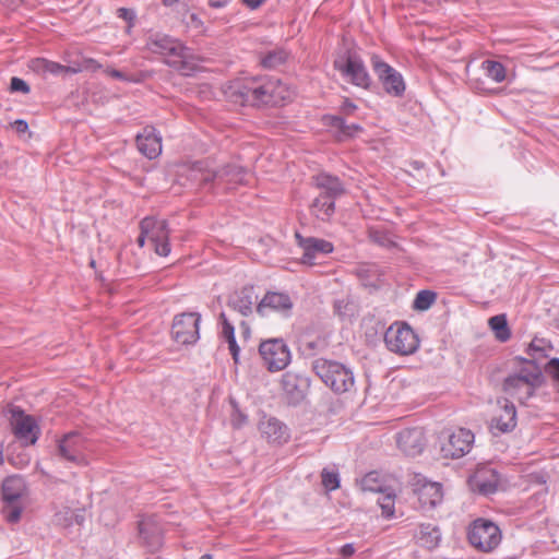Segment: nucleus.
I'll return each instance as SVG.
<instances>
[{
    "mask_svg": "<svg viewBox=\"0 0 559 559\" xmlns=\"http://www.w3.org/2000/svg\"><path fill=\"white\" fill-rule=\"evenodd\" d=\"M278 80L270 76H251L235 81L228 87L230 99L242 106L276 105L283 99Z\"/></svg>",
    "mask_w": 559,
    "mask_h": 559,
    "instance_id": "1",
    "label": "nucleus"
},
{
    "mask_svg": "<svg viewBox=\"0 0 559 559\" xmlns=\"http://www.w3.org/2000/svg\"><path fill=\"white\" fill-rule=\"evenodd\" d=\"M145 48L165 58V62L183 75H190L197 68L195 58L190 48L179 39L160 32L146 35Z\"/></svg>",
    "mask_w": 559,
    "mask_h": 559,
    "instance_id": "2",
    "label": "nucleus"
},
{
    "mask_svg": "<svg viewBox=\"0 0 559 559\" xmlns=\"http://www.w3.org/2000/svg\"><path fill=\"white\" fill-rule=\"evenodd\" d=\"M312 370L336 394L348 392L355 384L352 369L337 360L316 358Z\"/></svg>",
    "mask_w": 559,
    "mask_h": 559,
    "instance_id": "3",
    "label": "nucleus"
},
{
    "mask_svg": "<svg viewBox=\"0 0 559 559\" xmlns=\"http://www.w3.org/2000/svg\"><path fill=\"white\" fill-rule=\"evenodd\" d=\"M27 493L25 479L20 475L8 476L2 483L4 500L3 513L8 522L15 523L21 519L23 507L21 499Z\"/></svg>",
    "mask_w": 559,
    "mask_h": 559,
    "instance_id": "4",
    "label": "nucleus"
},
{
    "mask_svg": "<svg viewBox=\"0 0 559 559\" xmlns=\"http://www.w3.org/2000/svg\"><path fill=\"white\" fill-rule=\"evenodd\" d=\"M384 342L389 350L399 355H411L419 346L417 334L407 323L391 325L384 334Z\"/></svg>",
    "mask_w": 559,
    "mask_h": 559,
    "instance_id": "5",
    "label": "nucleus"
},
{
    "mask_svg": "<svg viewBox=\"0 0 559 559\" xmlns=\"http://www.w3.org/2000/svg\"><path fill=\"white\" fill-rule=\"evenodd\" d=\"M259 354L270 372L284 370L292 360L290 350L283 338L262 341L259 345Z\"/></svg>",
    "mask_w": 559,
    "mask_h": 559,
    "instance_id": "6",
    "label": "nucleus"
},
{
    "mask_svg": "<svg viewBox=\"0 0 559 559\" xmlns=\"http://www.w3.org/2000/svg\"><path fill=\"white\" fill-rule=\"evenodd\" d=\"M468 540L481 551H491L501 540L500 530L493 522L478 519L473 522L468 531Z\"/></svg>",
    "mask_w": 559,
    "mask_h": 559,
    "instance_id": "7",
    "label": "nucleus"
},
{
    "mask_svg": "<svg viewBox=\"0 0 559 559\" xmlns=\"http://www.w3.org/2000/svg\"><path fill=\"white\" fill-rule=\"evenodd\" d=\"M370 61L385 93L393 97H402L406 88L402 74L377 55H373Z\"/></svg>",
    "mask_w": 559,
    "mask_h": 559,
    "instance_id": "8",
    "label": "nucleus"
},
{
    "mask_svg": "<svg viewBox=\"0 0 559 559\" xmlns=\"http://www.w3.org/2000/svg\"><path fill=\"white\" fill-rule=\"evenodd\" d=\"M140 230L147 234L156 254L167 257L170 253V229L166 219L144 217L140 223Z\"/></svg>",
    "mask_w": 559,
    "mask_h": 559,
    "instance_id": "9",
    "label": "nucleus"
},
{
    "mask_svg": "<svg viewBox=\"0 0 559 559\" xmlns=\"http://www.w3.org/2000/svg\"><path fill=\"white\" fill-rule=\"evenodd\" d=\"M201 316L197 312H185L174 318L171 335L181 345L194 344L199 337Z\"/></svg>",
    "mask_w": 559,
    "mask_h": 559,
    "instance_id": "10",
    "label": "nucleus"
},
{
    "mask_svg": "<svg viewBox=\"0 0 559 559\" xmlns=\"http://www.w3.org/2000/svg\"><path fill=\"white\" fill-rule=\"evenodd\" d=\"M87 447V440L79 431L66 433L58 443V455L76 465H86L87 461L84 451Z\"/></svg>",
    "mask_w": 559,
    "mask_h": 559,
    "instance_id": "11",
    "label": "nucleus"
},
{
    "mask_svg": "<svg viewBox=\"0 0 559 559\" xmlns=\"http://www.w3.org/2000/svg\"><path fill=\"white\" fill-rule=\"evenodd\" d=\"M334 68L356 86L368 88L371 84L367 69L356 53H348L345 60H335Z\"/></svg>",
    "mask_w": 559,
    "mask_h": 559,
    "instance_id": "12",
    "label": "nucleus"
},
{
    "mask_svg": "<svg viewBox=\"0 0 559 559\" xmlns=\"http://www.w3.org/2000/svg\"><path fill=\"white\" fill-rule=\"evenodd\" d=\"M474 435L471 430L460 428L448 436L441 444V454L445 459H460L467 454L473 445Z\"/></svg>",
    "mask_w": 559,
    "mask_h": 559,
    "instance_id": "13",
    "label": "nucleus"
},
{
    "mask_svg": "<svg viewBox=\"0 0 559 559\" xmlns=\"http://www.w3.org/2000/svg\"><path fill=\"white\" fill-rule=\"evenodd\" d=\"M294 302L290 296L282 292H267L257 305V312L261 317L269 314V311L280 312L285 317L290 314Z\"/></svg>",
    "mask_w": 559,
    "mask_h": 559,
    "instance_id": "14",
    "label": "nucleus"
},
{
    "mask_svg": "<svg viewBox=\"0 0 559 559\" xmlns=\"http://www.w3.org/2000/svg\"><path fill=\"white\" fill-rule=\"evenodd\" d=\"M12 426L15 437L25 444H34L38 439L39 429L29 415H25L22 411L12 412Z\"/></svg>",
    "mask_w": 559,
    "mask_h": 559,
    "instance_id": "15",
    "label": "nucleus"
},
{
    "mask_svg": "<svg viewBox=\"0 0 559 559\" xmlns=\"http://www.w3.org/2000/svg\"><path fill=\"white\" fill-rule=\"evenodd\" d=\"M298 246L304 250L302 262L306 264H314L318 254L331 253L334 249L333 243L316 237H304L299 233L295 234Z\"/></svg>",
    "mask_w": 559,
    "mask_h": 559,
    "instance_id": "16",
    "label": "nucleus"
},
{
    "mask_svg": "<svg viewBox=\"0 0 559 559\" xmlns=\"http://www.w3.org/2000/svg\"><path fill=\"white\" fill-rule=\"evenodd\" d=\"M396 443L406 455L416 456L425 448V433L420 428L404 429L397 433Z\"/></svg>",
    "mask_w": 559,
    "mask_h": 559,
    "instance_id": "17",
    "label": "nucleus"
},
{
    "mask_svg": "<svg viewBox=\"0 0 559 559\" xmlns=\"http://www.w3.org/2000/svg\"><path fill=\"white\" fill-rule=\"evenodd\" d=\"M414 492L423 509H433L443 500V491L440 483H432L420 479L415 484Z\"/></svg>",
    "mask_w": 559,
    "mask_h": 559,
    "instance_id": "18",
    "label": "nucleus"
},
{
    "mask_svg": "<svg viewBox=\"0 0 559 559\" xmlns=\"http://www.w3.org/2000/svg\"><path fill=\"white\" fill-rule=\"evenodd\" d=\"M314 187L320 190L319 195L325 199L333 200L342 197L345 193V187L338 177L332 176L326 173H321L312 177Z\"/></svg>",
    "mask_w": 559,
    "mask_h": 559,
    "instance_id": "19",
    "label": "nucleus"
},
{
    "mask_svg": "<svg viewBox=\"0 0 559 559\" xmlns=\"http://www.w3.org/2000/svg\"><path fill=\"white\" fill-rule=\"evenodd\" d=\"M136 145L144 156L153 159L162 152V138L154 127L147 126L136 135Z\"/></svg>",
    "mask_w": 559,
    "mask_h": 559,
    "instance_id": "20",
    "label": "nucleus"
},
{
    "mask_svg": "<svg viewBox=\"0 0 559 559\" xmlns=\"http://www.w3.org/2000/svg\"><path fill=\"white\" fill-rule=\"evenodd\" d=\"M501 407L500 414L495 416L490 421V428L501 433L512 431L516 426V409L512 402L507 399L498 401Z\"/></svg>",
    "mask_w": 559,
    "mask_h": 559,
    "instance_id": "21",
    "label": "nucleus"
},
{
    "mask_svg": "<svg viewBox=\"0 0 559 559\" xmlns=\"http://www.w3.org/2000/svg\"><path fill=\"white\" fill-rule=\"evenodd\" d=\"M255 299L253 287L246 286L228 298L227 306L242 317H249L253 312Z\"/></svg>",
    "mask_w": 559,
    "mask_h": 559,
    "instance_id": "22",
    "label": "nucleus"
},
{
    "mask_svg": "<svg viewBox=\"0 0 559 559\" xmlns=\"http://www.w3.org/2000/svg\"><path fill=\"white\" fill-rule=\"evenodd\" d=\"M502 388L507 394L516 399L520 403H524L532 397L537 389V386L531 385L513 374L504 379Z\"/></svg>",
    "mask_w": 559,
    "mask_h": 559,
    "instance_id": "23",
    "label": "nucleus"
},
{
    "mask_svg": "<svg viewBox=\"0 0 559 559\" xmlns=\"http://www.w3.org/2000/svg\"><path fill=\"white\" fill-rule=\"evenodd\" d=\"M519 360L521 367L513 376L526 381L531 385L542 386L545 380L542 366L534 359L519 358Z\"/></svg>",
    "mask_w": 559,
    "mask_h": 559,
    "instance_id": "24",
    "label": "nucleus"
},
{
    "mask_svg": "<svg viewBox=\"0 0 559 559\" xmlns=\"http://www.w3.org/2000/svg\"><path fill=\"white\" fill-rule=\"evenodd\" d=\"M31 69L43 75L51 74L55 76H66L78 72V69L60 64L45 58H36L31 61Z\"/></svg>",
    "mask_w": 559,
    "mask_h": 559,
    "instance_id": "25",
    "label": "nucleus"
},
{
    "mask_svg": "<svg viewBox=\"0 0 559 559\" xmlns=\"http://www.w3.org/2000/svg\"><path fill=\"white\" fill-rule=\"evenodd\" d=\"M215 169L209 166L205 160H199L189 168L188 177L200 187H215Z\"/></svg>",
    "mask_w": 559,
    "mask_h": 559,
    "instance_id": "26",
    "label": "nucleus"
},
{
    "mask_svg": "<svg viewBox=\"0 0 559 559\" xmlns=\"http://www.w3.org/2000/svg\"><path fill=\"white\" fill-rule=\"evenodd\" d=\"M247 171L243 167L236 164H227L219 169H215V186L243 183Z\"/></svg>",
    "mask_w": 559,
    "mask_h": 559,
    "instance_id": "27",
    "label": "nucleus"
},
{
    "mask_svg": "<svg viewBox=\"0 0 559 559\" xmlns=\"http://www.w3.org/2000/svg\"><path fill=\"white\" fill-rule=\"evenodd\" d=\"M260 430L270 442L283 443L289 438L286 427L276 418L261 421Z\"/></svg>",
    "mask_w": 559,
    "mask_h": 559,
    "instance_id": "28",
    "label": "nucleus"
},
{
    "mask_svg": "<svg viewBox=\"0 0 559 559\" xmlns=\"http://www.w3.org/2000/svg\"><path fill=\"white\" fill-rule=\"evenodd\" d=\"M415 539L418 545L431 550L439 546L441 532L437 525L420 524L418 532L415 534Z\"/></svg>",
    "mask_w": 559,
    "mask_h": 559,
    "instance_id": "29",
    "label": "nucleus"
},
{
    "mask_svg": "<svg viewBox=\"0 0 559 559\" xmlns=\"http://www.w3.org/2000/svg\"><path fill=\"white\" fill-rule=\"evenodd\" d=\"M313 216L322 222H328L335 213V202L324 197L318 195L310 205Z\"/></svg>",
    "mask_w": 559,
    "mask_h": 559,
    "instance_id": "30",
    "label": "nucleus"
},
{
    "mask_svg": "<svg viewBox=\"0 0 559 559\" xmlns=\"http://www.w3.org/2000/svg\"><path fill=\"white\" fill-rule=\"evenodd\" d=\"M288 57L289 52L287 50L284 48H275L261 55L260 63L265 69H275L285 63Z\"/></svg>",
    "mask_w": 559,
    "mask_h": 559,
    "instance_id": "31",
    "label": "nucleus"
},
{
    "mask_svg": "<svg viewBox=\"0 0 559 559\" xmlns=\"http://www.w3.org/2000/svg\"><path fill=\"white\" fill-rule=\"evenodd\" d=\"M139 532L141 538L146 543V546L151 552L157 551L162 546V537L159 532L150 530V523L141 522L139 524Z\"/></svg>",
    "mask_w": 559,
    "mask_h": 559,
    "instance_id": "32",
    "label": "nucleus"
},
{
    "mask_svg": "<svg viewBox=\"0 0 559 559\" xmlns=\"http://www.w3.org/2000/svg\"><path fill=\"white\" fill-rule=\"evenodd\" d=\"M325 120L330 127L338 130L341 135L344 138L354 136L357 132L362 130V128L359 124H347L345 120L338 116H329L325 118Z\"/></svg>",
    "mask_w": 559,
    "mask_h": 559,
    "instance_id": "33",
    "label": "nucleus"
},
{
    "mask_svg": "<svg viewBox=\"0 0 559 559\" xmlns=\"http://www.w3.org/2000/svg\"><path fill=\"white\" fill-rule=\"evenodd\" d=\"M489 326L500 342H507L511 337L506 314H497L489 319Z\"/></svg>",
    "mask_w": 559,
    "mask_h": 559,
    "instance_id": "34",
    "label": "nucleus"
},
{
    "mask_svg": "<svg viewBox=\"0 0 559 559\" xmlns=\"http://www.w3.org/2000/svg\"><path fill=\"white\" fill-rule=\"evenodd\" d=\"M485 74L495 82H502L506 79V68L501 62L493 60H485L481 63Z\"/></svg>",
    "mask_w": 559,
    "mask_h": 559,
    "instance_id": "35",
    "label": "nucleus"
},
{
    "mask_svg": "<svg viewBox=\"0 0 559 559\" xmlns=\"http://www.w3.org/2000/svg\"><path fill=\"white\" fill-rule=\"evenodd\" d=\"M360 488L362 491L370 492H385L386 487L379 479L377 472H370L366 474L360 480Z\"/></svg>",
    "mask_w": 559,
    "mask_h": 559,
    "instance_id": "36",
    "label": "nucleus"
},
{
    "mask_svg": "<svg viewBox=\"0 0 559 559\" xmlns=\"http://www.w3.org/2000/svg\"><path fill=\"white\" fill-rule=\"evenodd\" d=\"M298 379L292 373H285L282 378V385L284 391L295 401L304 396L302 390L298 386Z\"/></svg>",
    "mask_w": 559,
    "mask_h": 559,
    "instance_id": "37",
    "label": "nucleus"
},
{
    "mask_svg": "<svg viewBox=\"0 0 559 559\" xmlns=\"http://www.w3.org/2000/svg\"><path fill=\"white\" fill-rule=\"evenodd\" d=\"M437 294L431 290H420L414 300V308L417 310H427L436 301Z\"/></svg>",
    "mask_w": 559,
    "mask_h": 559,
    "instance_id": "38",
    "label": "nucleus"
},
{
    "mask_svg": "<svg viewBox=\"0 0 559 559\" xmlns=\"http://www.w3.org/2000/svg\"><path fill=\"white\" fill-rule=\"evenodd\" d=\"M321 483L326 491H334L340 487V476L335 471L323 468L321 472Z\"/></svg>",
    "mask_w": 559,
    "mask_h": 559,
    "instance_id": "39",
    "label": "nucleus"
},
{
    "mask_svg": "<svg viewBox=\"0 0 559 559\" xmlns=\"http://www.w3.org/2000/svg\"><path fill=\"white\" fill-rule=\"evenodd\" d=\"M383 496L378 499V504L382 510V515L385 518H391L394 514V498L395 493L392 490H385L382 492Z\"/></svg>",
    "mask_w": 559,
    "mask_h": 559,
    "instance_id": "40",
    "label": "nucleus"
},
{
    "mask_svg": "<svg viewBox=\"0 0 559 559\" xmlns=\"http://www.w3.org/2000/svg\"><path fill=\"white\" fill-rule=\"evenodd\" d=\"M559 391V358H551L544 367Z\"/></svg>",
    "mask_w": 559,
    "mask_h": 559,
    "instance_id": "41",
    "label": "nucleus"
},
{
    "mask_svg": "<svg viewBox=\"0 0 559 559\" xmlns=\"http://www.w3.org/2000/svg\"><path fill=\"white\" fill-rule=\"evenodd\" d=\"M369 237L373 242L382 247H391L394 245V242L388 237L385 233L377 229H370Z\"/></svg>",
    "mask_w": 559,
    "mask_h": 559,
    "instance_id": "42",
    "label": "nucleus"
},
{
    "mask_svg": "<svg viewBox=\"0 0 559 559\" xmlns=\"http://www.w3.org/2000/svg\"><path fill=\"white\" fill-rule=\"evenodd\" d=\"M219 322H221V325H222V336L225 340H229V338L235 337V328L230 323V321L227 319L225 312H221V314H219Z\"/></svg>",
    "mask_w": 559,
    "mask_h": 559,
    "instance_id": "43",
    "label": "nucleus"
},
{
    "mask_svg": "<svg viewBox=\"0 0 559 559\" xmlns=\"http://www.w3.org/2000/svg\"><path fill=\"white\" fill-rule=\"evenodd\" d=\"M10 88L12 92H21L23 94L29 93L31 90L24 80L16 76L11 79Z\"/></svg>",
    "mask_w": 559,
    "mask_h": 559,
    "instance_id": "44",
    "label": "nucleus"
},
{
    "mask_svg": "<svg viewBox=\"0 0 559 559\" xmlns=\"http://www.w3.org/2000/svg\"><path fill=\"white\" fill-rule=\"evenodd\" d=\"M117 14H118V17L123 19L124 21L128 22V24H129L128 29L133 27L134 20H135V13L133 10L127 9V8H119L117 10Z\"/></svg>",
    "mask_w": 559,
    "mask_h": 559,
    "instance_id": "45",
    "label": "nucleus"
},
{
    "mask_svg": "<svg viewBox=\"0 0 559 559\" xmlns=\"http://www.w3.org/2000/svg\"><path fill=\"white\" fill-rule=\"evenodd\" d=\"M67 509L68 508H66L63 511L57 512L55 515V519H56V522L60 525L71 526V525H73V521L71 519V514L70 513L67 514Z\"/></svg>",
    "mask_w": 559,
    "mask_h": 559,
    "instance_id": "46",
    "label": "nucleus"
},
{
    "mask_svg": "<svg viewBox=\"0 0 559 559\" xmlns=\"http://www.w3.org/2000/svg\"><path fill=\"white\" fill-rule=\"evenodd\" d=\"M70 513L71 514V519L73 521V524H78V525H82L85 521V514H84V510H71V509H67V514Z\"/></svg>",
    "mask_w": 559,
    "mask_h": 559,
    "instance_id": "47",
    "label": "nucleus"
},
{
    "mask_svg": "<svg viewBox=\"0 0 559 559\" xmlns=\"http://www.w3.org/2000/svg\"><path fill=\"white\" fill-rule=\"evenodd\" d=\"M226 341L228 343V348H229V352H230V354L233 356L234 362L238 364L240 348L237 345L236 337H233V338H229V340H226Z\"/></svg>",
    "mask_w": 559,
    "mask_h": 559,
    "instance_id": "48",
    "label": "nucleus"
},
{
    "mask_svg": "<svg viewBox=\"0 0 559 559\" xmlns=\"http://www.w3.org/2000/svg\"><path fill=\"white\" fill-rule=\"evenodd\" d=\"M13 127L17 133H25L28 130V124L25 120L17 119L14 121Z\"/></svg>",
    "mask_w": 559,
    "mask_h": 559,
    "instance_id": "49",
    "label": "nucleus"
},
{
    "mask_svg": "<svg viewBox=\"0 0 559 559\" xmlns=\"http://www.w3.org/2000/svg\"><path fill=\"white\" fill-rule=\"evenodd\" d=\"M355 551L356 549L353 544H345L340 550L341 555L344 557H350L355 554Z\"/></svg>",
    "mask_w": 559,
    "mask_h": 559,
    "instance_id": "50",
    "label": "nucleus"
},
{
    "mask_svg": "<svg viewBox=\"0 0 559 559\" xmlns=\"http://www.w3.org/2000/svg\"><path fill=\"white\" fill-rule=\"evenodd\" d=\"M356 105L354 103H352L350 100L346 99L344 103H343V106H342V111L346 115H350L355 111L356 109Z\"/></svg>",
    "mask_w": 559,
    "mask_h": 559,
    "instance_id": "51",
    "label": "nucleus"
},
{
    "mask_svg": "<svg viewBox=\"0 0 559 559\" xmlns=\"http://www.w3.org/2000/svg\"><path fill=\"white\" fill-rule=\"evenodd\" d=\"M245 5L251 10H255L261 7L266 0H241Z\"/></svg>",
    "mask_w": 559,
    "mask_h": 559,
    "instance_id": "52",
    "label": "nucleus"
},
{
    "mask_svg": "<svg viewBox=\"0 0 559 559\" xmlns=\"http://www.w3.org/2000/svg\"><path fill=\"white\" fill-rule=\"evenodd\" d=\"M106 72L114 79H118V80H127L124 73H122L121 71L119 70H116V69H108L106 70Z\"/></svg>",
    "mask_w": 559,
    "mask_h": 559,
    "instance_id": "53",
    "label": "nucleus"
},
{
    "mask_svg": "<svg viewBox=\"0 0 559 559\" xmlns=\"http://www.w3.org/2000/svg\"><path fill=\"white\" fill-rule=\"evenodd\" d=\"M495 489H496V486L491 485V484H480L479 485V491L483 493L492 492V491H495Z\"/></svg>",
    "mask_w": 559,
    "mask_h": 559,
    "instance_id": "54",
    "label": "nucleus"
},
{
    "mask_svg": "<svg viewBox=\"0 0 559 559\" xmlns=\"http://www.w3.org/2000/svg\"><path fill=\"white\" fill-rule=\"evenodd\" d=\"M146 239H148L147 234H144V233L141 230V233H140V235H139L138 239H136V242H138L139 247H141V248H142V247H144V245H145V240H146Z\"/></svg>",
    "mask_w": 559,
    "mask_h": 559,
    "instance_id": "55",
    "label": "nucleus"
},
{
    "mask_svg": "<svg viewBox=\"0 0 559 559\" xmlns=\"http://www.w3.org/2000/svg\"><path fill=\"white\" fill-rule=\"evenodd\" d=\"M209 4L212 7V8H223L225 5V1H219V0H210L209 1Z\"/></svg>",
    "mask_w": 559,
    "mask_h": 559,
    "instance_id": "56",
    "label": "nucleus"
},
{
    "mask_svg": "<svg viewBox=\"0 0 559 559\" xmlns=\"http://www.w3.org/2000/svg\"><path fill=\"white\" fill-rule=\"evenodd\" d=\"M3 4L8 7H15L20 4L23 0H0Z\"/></svg>",
    "mask_w": 559,
    "mask_h": 559,
    "instance_id": "57",
    "label": "nucleus"
},
{
    "mask_svg": "<svg viewBox=\"0 0 559 559\" xmlns=\"http://www.w3.org/2000/svg\"><path fill=\"white\" fill-rule=\"evenodd\" d=\"M532 478H534L535 481L538 483V484H545L546 483V479H545L544 475H540V474H534V475H532Z\"/></svg>",
    "mask_w": 559,
    "mask_h": 559,
    "instance_id": "58",
    "label": "nucleus"
},
{
    "mask_svg": "<svg viewBox=\"0 0 559 559\" xmlns=\"http://www.w3.org/2000/svg\"><path fill=\"white\" fill-rule=\"evenodd\" d=\"M240 328L243 330V333H245V334H249L250 329H249V325L247 324V322L241 321V322H240Z\"/></svg>",
    "mask_w": 559,
    "mask_h": 559,
    "instance_id": "59",
    "label": "nucleus"
},
{
    "mask_svg": "<svg viewBox=\"0 0 559 559\" xmlns=\"http://www.w3.org/2000/svg\"><path fill=\"white\" fill-rule=\"evenodd\" d=\"M191 22L195 25V26H199L202 24V22L198 19V16L195 14H191Z\"/></svg>",
    "mask_w": 559,
    "mask_h": 559,
    "instance_id": "60",
    "label": "nucleus"
},
{
    "mask_svg": "<svg viewBox=\"0 0 559 559\" xmlns=\"http://www.w3.org/2000/svg\"><path fill=\"white\" fill-rule=\"evenodd\" d=\"M3 462V442L0 441V465Z\"/></svg>",
    "mask_w": 559,
    "mask_h": 559,
    "instance_id": "61",
    "label": "nucleus"
},
{
    "mask_svg": "<svg viewBox=\"0 0 559 559\" xmlns=\"http://www.w3.org/2000/svg\"><path fill=\"white\" fill-rule=\"evenodd\" d=\"M179 0H163V3L165 5H173L175 3H177Z\"/></svg>",
    "mask_w": 559,
    "mask_h": 559,
    "instance_id": "62",
    "label": "nucleus"
},
{
    "mask_svg": "<svg viewBox=\"0 0 559 559\" xmlns=\"http://www.w3.org/2000/svg\"><path fill=\"white\" fill-rule=\"evenodd\" d=\"M200 559H212V556L209 554H205Z\"/></svg>",
    "mask_w": 559,
    "mask_h": 559,
    "instance_id": "63",
    "label": "nucleus"
},
{
    "mask_svg": "<svg viewBox=\"0 0 559 559\" xmlns=\"http://www.w3.org/2000/svg\"><path fill=\"white\" fill-rule=\"evenodd\" d=\"M90 62L95 64L96 68H100V64H98L94 59H91Z\"/></svg>",
    "mask_w": 559,
    "mask_h": 559,
    "instance_id": "64",
    "label": "nucleus"
}]
</instances>
